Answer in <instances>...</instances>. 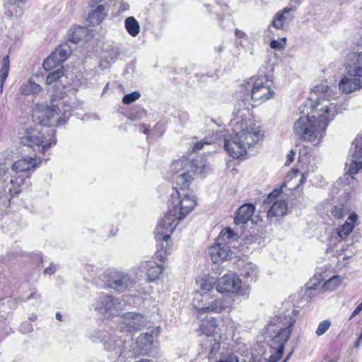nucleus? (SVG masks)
I'll return each instance as SVG.
<instances>
[{
  "instance_id": "nucleus-53",
  "label": "nucleus",
  "mask_w": 362,
  "mask_h": 362,
  "mask_svg": "<svg viewBox=\"0 0 362 362\" xmlns=\"http://www.w3.org/2000/svg\"><path fill=\"white\" fill-rule=\"evenodd\" d=\"M55 272V266L50 265L48 268L45 270V274H51Z\"/></svg>"
},
{
  "instance_id": "nucleus-12",
  "label": "nucleus",
  "mask_w": 362,
  "mask_h": 362,
  "mask_svg": "<svg viewBox=\"0 0 362 362\" xmlns=\"http://www.w3.org/2000/svg\"><path fill=\"white\" fill-rule=\"evenodd\" d=\"M352 144L354 146V150L346 163V172L344 177L349 185L354 181V175L362 168V135H358Z\"/></svg>"
},
{
  "instance_id": "nucleus-22",
  "label": "nucleus",
  "mask_w": 362,
  "mask_h": 362,
  "mask_svg": "<svg viewBox=\"0 0 362 362\" xmlns=\"http://www.w3.org/2000/svg\"><path fill=\"white\" fill-rule=\"evenodd\" d=\"M93 342L102 341L105 348L108 351H115L116 354L121 351V349L124 345V341L121 339H117L115 337L107 336L106 334L99 333L92 337Z\"/></svg>"
},
{
  "instance_id": "nucleus-42",
  "label": "nucleus",
  "mask_w": 362,
  "mask_h": 362,
  "mask_svg": "<svg viewBox=\"0 0 362 362\" xmlns=\"http://www.w3.org/2000/svg\"><path fill=\"white\" fill-rule=\"evenodd\" d=\"M331 326V321L329 320H325L322 322H321L315 331V334L317 336L320 337L323 335L330 327Z\"/></svg>"
},
{
  "instance_id": "nucleus-19",
  "label": "nucleus",
  "mask_w": 362,
  "mask_h": 362,
  "mask_svg": "<svg viewBox=\"0 0 362 362\" xmlns=\"http://www.w3.org/2000/svg\"><path fill=\"white\" fill-rule=\"evenodd\" d=\"M209 253L212 262L217 264L228 259L230 250L228 243L223 242L221 238H217L216 243L210 247Z\"/></svg>"
},
{
  "instance_id": "nucleus-35",
  "label": "nucleus",
  "mask_w": 362,
  "mask_h": 362,
  "mask_svg": "<svg viewBox=\"0 0 362 362\" xmlns=\"http://www.w3.org/2000/svg\"><path fill=\"white\" fill-rule=\"evenodd\" d=\"M298 162L305 168L307 173L314 172L317 168L316 157L312 154H303L301 150L299 152Z\"/></svg>"
},
{
  "instance_id": "nucleus-9",
  "label": "nucleus",
  "mask_w": 362,
  "mask_h": 362,
  "mask_svg": "<svg viewBox=\"0 0 362 362\" xmlns=\"http://www.w3.org/2000/svg\"><path fill=\"white\" fill-rule=\"evenodd\" d=\"M192 305L198 315L222 313L225 306L222 298L209 293H194Z\"/></svg>"
},
{
  "instance_id": "nucleus-7",
  "label": "nucleus",
  "mask_w": 362,
  "mask_h": 362,
  "mask_svg": "<svg viewBox=\"0 0 362 362\" xmlns=\"http://www.w3.org/2000/svg\"><path fill=\"white\" fill-rule=\"evenodd\" d=\"M49 132H52L51 135L49 134L47 129H23L19 133V140L22 144L32 148L37 147L38 151L44 153L56 144L53 130Z\"/></svg>"
},
{
  "instance_id": "nucleus-13",
  "label": "nucleus",
  "mask_w": 362,
  "mask_h": 362,
  "mask_svg": "<svg viewBox=\"0 0 362 362\" xmlns=\"http://www.w3.org/2000/svg\"><path fill=\"white\" fill-rule=\"evenodd\" d=\"M46 85L52 89L53 94L51 100L55 101L63 97L66 88V78L64 76L63 68L49 73L45 80Z\"/></svg>"
},
{
  "instance_id": "nucleus-62",
  "label": "nucleus",
  "mask_w": 362,
  "mask_h": 362,
  "mask_svg": "<svg viewBox=\"0 0 362 362\" xmlns=\"http://www.w3.org/2000/svg\"><path fill=\"white\" fill-rule=\"evenodd\" d=\"M222 49H223V47H222V46H221V47L218 49V52H221Z\"/></svg>"
},
{
  "instance_id": "nucleus-50",
  "label": "nucleus",
  "mask_w": 362,
  "mask_h": 362,
  "mask_svg": "<svg viewBox=\"0 0 362 362\" xmlns=\"http://www.w3.org/2000/svg\"><path fill=\"white\" fill-rule=\"evenodd\" d=\"M362 310V306L359 304L355 310L351 313V316L349 317V320H351L353 317H354L356 315L360 313V312Z\"/></svg>"
},
{
  "instance_id": "nucleus-32",
  "label": "nucleus",
  "mask_w": 362,
  "mask_h": 362,
  "mask_svg": "<svg viewBox=\"0 0 362 362\" xmlns=\"http://www.w3.org/2000/svg\"><path fill=\"white\" fill-rule=\"evenodd\" d=\"M69 39L74 43H78L83 40H88L92 37L87 28L83 26L74 27L69 31Z\"/></svg>"
},
{
  "instance_id": "nucleus-40",
  "label": "nucleus",
  "mask_w": 362,
  "mask_h": 362,
  "mask_svg": "<svg viewBox=\"0 0 362 362\" xmlns=\"http://www.w3.org/2000/svg\"><path fill=\"white\" fill-rule=\"evenodd\" d=\"M71 54V49L66 45L59 46L52 52L53 57H55L61 64L64 62Z\"/></svg>"
},
{
  "instance_id": "nucleus-6",
  "label": "nucleus",
  "mask_w": 362,
  "mask_h": 362,
  "mask_svg": "<svg viewBox=\"0 0 362 362\" xmlns=\"http://www.w3.org/2000/svg\"><path fill=\"white\" fill-rule=\"evenodd\" d=\"M293 132L300 141L313 146H318L326 134L325 128L311 115L300 117L293 124Z\"/></svg>"
},
{
  "instance_id": "nucleus-52",
  "label": "nucleus",
  "mask_w": 362,
  "mask_h": 362,
  "mask_svg": "<svg viewBox=\"0 0 362 362\" xmlns=\"http://www.w3.org/2000/svg\"><path fill=\"white\" fill-rule=\"evenodd\" d=\"M7 168L4 164L0 163V179L6 174Z\"/></svg>"
},
{
  "instance_id": "nucleus-36",
  "label": "nucleus",
  "mask_w": 362,
  "mask_h": 362,
  "mask_svg": "<svg viewBox=\"0 0 362 362\" xmlns=\"http://www.w3.org/2000/svg\"><path fill=\"white\" fill-rule=\"evenodd\" d=\"M197 283L201 291H198L199 293H211L214 287L216 288V280L209 275L204 276L202 278L199 279Z\"/></svg>"
},
{
  "instance_id": "nucleus-57",
  "label": "nucleus",
  "mask_w": 362,
  "mask_h": 362,
  "mask_svg": "<svg viewBox=\"0 0 362 362\" xmlns=\"http://www.w3.org/2000/svg\"><path fill=\"white\" fill-rule=\"evenodd\" d=\"M291 354H292V352H291V353H290V354L286 356V358L284 360V361H283V362H286V361L289 359V358H290V356H291Z\"/></svg>"
},
{
  "instance_id": "nucleus-1",
  "label": "nucleus",
  "mask_w": 362,
  "mask_h": 362,
  "mask_svg": "<svg viewBox=\"0 0 362 362\" xmlns=\"http://www.w3.org/2000/svg\"><path fill=\"white\" fill-rule=\"evenodd\" d=\"M239 107L233 115L229 125L232 134L225 138L224 148L228 155L233 158H240L247 153V148L262 141L264 131L258 125L250 111V107Z\"/></svg>"
},
{
  "instance_id": "nucleus-38",
  "label": "nucleus",
  "mask_w": 362,
  "mask_h": 362,
  "mask_svg": "<svg viewBox=\"0 0 362 362\" xmlns=\"http://www.w3.org/2000/svg\"><path fill=\"white\" fill-rule=\"evenodd\" d=\"M42 90V88L39 84L35 83L30 79L24 83L21 87V92L25 95L37 94Z\"/></svg>"
},
{
  "instance_id": "nucleus-56",
  "label": "nucleus",
  "mask_w": 362,
  "mask_h": 362,
  "mask_svg": "<svg viewBox=\"0 0 362 362\" xmlns=\"http://www.w3.org/2000/svg\"><path fill=\"white\" fill-rule=\"evenodd\" d=\"M129 7L128 5H124L123 8L120 9L121 11H124Z\"/></svg>"
},
{
  "instance_id": "nucleus-15",
  "label": "nucleus",
  "mask_w": 362,
  "mask_h": 362,
  "mask_svg": "<svg viewBox=\"0 0 362 362\" xmlns=\"http://www.w3.org/2000/svg\"><path fill=\"white\" fill-rule=\"evenodd\" d=\"M281 189H274L266 199L267 204H272L267 212V217L269 218L282 216L287 212V203L281 197Z\"/></svg>"
},
{
  "instance_id": "nucleus-16",
  "label": "nucleus",
  "mask_w": 362,
  "mask_h": 362,
  "mask_svg": "<svg viewBox=\"0 0 362 362\" xmlns=\"http://www.w3.org/2000/svg\"><path fill=\"white\" fill-rule=\"evenodd\" d=\"M146 326V319L140 313H127L122 316L119 328L122 332L134 333Z\"/></svg>"
},
{
  "instance_id": "nucleus-45",
  "label": "nucleus",
  "mask_w": 362,
  "mask_h": 362,
  "mask_svg": "<svg viewBox=\"0 0 362 362\" xmlns=\"http://www.w3.org/2000/svg\"><path fill=\"white\" fill-rule=\"evenodd\" d=\"M286 43V37H283L281 39L272 40L270 42V47L272 49H281L283 47H284Z\"/></svg>"
},
{
  "instance_id": "nucleus-25",
  "label": "nucleus",
  "mask_w": 362,
  "mask_h": 362,
  "mask_svg": "<svg viewBox=\"0 0 362 362\" xmlns=\"http://www.w3.org/2000/svg\"><path fill=\"white\" fill-rule=\"evenodd\" d=\"M358 220V216L356 212L349 214L343 225L337 229V235L341 240L346 239L353 231Z\"/></svg>"
},
{
  "instance_id": "nucleus-58",
  "label": "nucleus",
  "mask_w": 362,
  "mask_h": 362,
  "mask_svg": "<svg viewBox=\"0 0 362 362\" xmlns=\"http://www.w3.org/2000/svg\"><path fill=\"white\" fill-rule=\"evenodd\" d=\"M165 254H166V250L164 252V255H163V254L160 253V254L158 255V256H159V257H160V259H163V258L164 257V256L165 255Z\"/></svg>"
},
{
  "instance_id": "nucleus-8",
  "label": "nucleus",
  "mask_w": 362,
  "mask_h": 362,
  "mask_svg": "<svg viewBox=\"0 0 362 362\" xmlns=\"http://www.w3.org/2000/svg\"><path fill=\"white\" fill-rule=\"evenodd\" d=\"M248 83L252 86L250 97L253 102L252 107L263 103L275 95L273 82L269 76H254L250 78Z\"/></svg>"
},
{
  "instance_id": "nucleus-33",
  "label": "nucleus",
  "mask_w": 362,
  "mask_h": 362,
  "mask_svg": "<svg viewBox=\"0 0 362 362\" xmlns=\"http://www.w3.org/2000/svg\"><path fill=\"white\" fill-rule=\"evenodd\" d=\"M142 267L146 270L147 280L153 282L156 280L163 271L162 264L153 262H146Z\"/></svg>"
},
{
  "instance_id": "nucleus-24",
  "label": "nucleus",
  "mask_w": 362,
  "mask_h": 362,
  "mask_svg": "<svg viewBox=\"0 0 362 362\" xmlns=\"http://www.w3.org/2000/svg\"><path fill=\"white\" fill-rule=\"evenodd\" d=\"M37 160L35 158L28 157L22 158L16 160L12 165V172L15 174L28 173L30 170L37 168Z\"/></svg>"
},
{
  "instance_id": "nucleus-37",
  "label": "nucleus",
  "mask_w": 362,
  "mask_h": 362,
  "mask_svg": "<svg viewBox=\"0 0 362 362\" xmlns=\"http://www.w3.org/2000/svg\"><path fill=\"white\" fill-rule=\"evenodd\" d=\"M124 26L127 33L132 37H136L140 32V25L134 17L130 16L125 19Z\"/></svg>"
},
{
  "instance_id": "nucleus-48",
  "label": "nucleus",
  "mask_w": 362,
  "mask_h": 362,
  "mask_svg": "<svg viewBox=\"0 0 362 362\" xmlns=\"http://www.w3.org/2000/svg\"><path fill=\"white\" fill-rule=\"evenodd\" d=\"M235 35L238 39H245L247 37L246 33L244 31L239 29H236L235 30Z\"/></svg>"
},
{
  "instance_id": "nucleus-31",
  "label": "nucleus",
  "mask_w": 362,
  "mask_h": 362,
  "mask_svg": "<svg viewBox=\"0 0 362 362\" xmlns=\"http://www.w3.org/2000/svg\"><path fill=\"white\" fill-rule=\"evenodd\" d=\"M158 331L156 329L151 330V333L146 332L140 334L137 338L136 345L140 349L141 354H146L148 350L151 349V346L153 341V338L157 336Z\"/></svg>"
},
{
  "instance_id": "nucleus-30",
  "label": "nucleus",
  "mask_w": 362,
  "mask_h": 362,
  "mask_svg": "<svg viewBox=\"0 0 362 362\" xmlns=\"http://www.w3.org/2000/svg\"><path fill=\"white\" fill-rule=\"evenodd\" d=\"M255 207L250 204H245L241 206L236 212L234 219L235 224H244L249 221L254 214Z\"/></svg>"
},
{
  "instance_id": "nucleus-23",
  "label": "nucleus",
  "mask_w": 362,
  "mask_h": 362,
  "mask_svg": "<svg viewBox=\"0 0 362 362\" xmlns=\"http://www.w3.org/2000/svg\"><path fill=\"white\" fill-rule=\"evenodd\" d=\"M305 177L304 173H302L299 170H292L286 177L284 184L281 186L286 187L289 190L293 191L297 189L305 182Z\"/></svg>"
},
{
  "instance_id": "nucleus-5",
  "label": "nucleus",
  "mask_w": 362,
  "mask_h": 362,
  "mask_svg": "<svg viewBox=\"0 0 362 362\" xmlns=\"http://www.w3.org/2000/svg\"><path fill=\"white\" fill-rule=\"evenodd\" d=\"M209 165L205 163H198L193 160L182 157L174 160L170 165L169 173L180 189H187L194 180L197 174L205 176L209 173Z\"/></svg>"
},
{
  "instance_id": "nucleus-3",
  "label": "nucleus",
  "mask_w": 362,
  "mask_h": 362,
  "mask_svg": "<svg viewBox=\"0 0 362 362\" xmlns=\"http://www.w3.org/2000/svg\"><path fill=\"white\" fill-rule=\"evenodd\" d=\"M337 92L325 83L316 86L311 93L310 115L327 129L337 115L346 109V105L336 103Z\"/></svg>"
},
{
  "instance_id": "nucleus-27",
  "label": "nucleus",
  "mask_w": 362,
  "mask_h": 362,
  "mask_svg": "<svg viewBox=\"0 0 362 362\" xmlns=\"http://www.w3.org/2000/svg\"><path fill=\"white\" fill-rule=\"evenodd\" d=\"M216 320L213 317H206L200 321L197 332L207 337H211L218 333Z\"/></svg>"
},
{
  "instance_id": "nucleus-55",
  "label": "nucleus",
  "mask_w": 362,
  "mask_h": 362,
  "mask_svg": "<svg viewBox=\"0 0 362 362\" xmlns=\"http://www.w3.org/2000/svg\"><path fill=\"white\" fill-rule=\"evenodd\" d=\"M56 318L59 320H62V315L59 313H57L56 314Z\"/></svg>"
},
{
  "instance_id": "nucleus-20",
  "label": "nucleus",
  "mask_w": 362,
  "mask_h": 362,
  "mask_svg": "<svg viewBox=\"0 0 362 362\" xmlns=\"http://www.w3.org/2000/svg\"><path fill=\"white\" fill-rule=\"evenodd\" d=\"M362 88V76L350 74L346 71V75L339 83V89L344 93H351Z\"/></svg>"
},
{
  "instance_id": "nucleus-51",
  "label": "nucleus",
  "mask_w": 362,
  "mask_h": 362,
  "mask_svg": "<svg viewBox=\"0 0 362 362\" xmlns=\"http://www.w3.org/2000/svg\"><path fill=\"white\" fill-rule=\"evenodd\" d=\"M26 1L27 0H6L5 5H15L18 3L25 4Z\"/></svg>"
},
{
  "instance_id": "nucleus-29",
  "label": "nucleus",
  "mask_w": 362,
  "mask_h": 362,
  "mask_svg": "<svg viewBox=\"0 0 362 362\" xmlns=\"http://www.w3.org/2000/svg\"><path fill=\"white\" fill-rule=\"evenodd\" d=\"M29 175H24L15 173L11 175L9 183L6 185L8 194L11 196L18 194L22 189V186L25 184V179L29 178Z\"/></svg>"
},
{
  "instance_id": "nucleus-44",
  "label": "nucleus",
  "mask_w": 362,
  "mask_h": 362,
  "mask_svg": "<svg viewBox=\"0 0 362 362\" xmlns=\"http://www.w3.org/2000/svg\"><path fill=\"white\" fill-rule=\"evenodd\" d=\"M236 234L230 228H225L221 230L218 238H221L222 241L227 243V240L233 238Z\"/></svg>"
},
{
  "instance_id": "nucleus-18",
  "label": "nucleus",
  "mask_w": 362,
  "mask_h": 362,
  "mask_svg": "<svg viewBox=\"0 0 362 362\" xmlns=\"http://www.w3.org/2000/svg\"><path fill=\"white\" fill-rule=\"evenodd\" d=\"M135 284V280L125 272H115L109 280V287L119 292L129 289Z\"/></svg>"
},
{
  "instance_id": "nucleus-28",
  "label": "nucleus",
  "mask_w": 362,
  "mask_h": 362,
  "mask_svg": "<svg viewBox=\"0 0 362 362\" xmlns=\"http://www.w3.org/2000/svg\"><path fill=\"white\" fill-rule=\"evenodd\" d=\"M349 62L346 66V70L350 74L362 76V52H356L350 54Z\"/></svg>"
},
{
  "instance_id": "nucleus-4",
  "label": "nucleus",
  "mask_w": 362,
  "mask_h": 362,
  "mask_svg": "<svg viewBox=\"0 0 362 362\" xmlns=\"http://www.w3.org/2000/svg\"><path fill=\"white\" fill-rule=\"evenodd\" d=\"M293 311L287 310L286 313L274 317L268 325L269 332L276 333L274 337L272 344V355L268 362H277L281 357L284 344L290 337L291 327L294 324Z\"/></svg>"
},
{
  "instance_id": "nucleus-2",
  "label": "nucleus",
  "mask_w": 362,
  "mask_h": 362,
  "mask_svg": "<svg viewBox=\"0 0 362 362\" xmlns=\"http://www.w3.org/2000/svg\"><path fill=\"white\" fill-rule=\"evenodd\" d=\"M196 197L185 189H175L170 194L168 209L156 228L155 236L157 241L170 239L171 234L180 221L185 218L197 206Z\"/></svg>"
},
{
  "instance_id": "nucleus-49",
  "label": "nucleus",
  "mask_w": 362,
  "mask_h": 362,
  "mask_svg": "<svg viewBox=\"0 0 362 362\" xmlns=\"http://www.w3.org/2000/svg\"><path fill=\"white\" fill-rule=\"evenodd\" d=\"M294 156H295L294 151L293 150L290 151L289 153L287 154V156H286L287 160H286V164H289L291 162H293V158H294Z\"/></svg>"
},
{
  "instance_id": "nucleus-34",
  "label": "nucleus",
  "mask_w": 362,
  "mask_h": 362,
  "mask_svg": "<svg viewBox=\"0 0 362 362\" xmlns=\"http://www.w3.org/2000/svg\"><path fill=\"white\" fill-rule=\"evenodd\" d=\"M105 9V6L98 5L94 10L89 13L87 18L89 24L94 26L101 23L107 16Z\"/></svg>"
},
{
  "instance_id": "nucleus-41",
  "label": "nucleus",
  "mask_w": 362,
  "mask_h": 362,
  "mask_svg": "<svg viewBox=\"0 0 362 362\" xmlns=\"http://www.w3.org/2000/svg\"><path fill=\"white\" fill-rule=\"evenodd\" d=\"M59 64H61V62H58V60L57 59H55V57H53V54L52 53L43 62L42 66H43L44 69L49 71V70L54 69V67H56L57 66H58Z\"/></svg>"
},
{
  "instance_id": "nucleus-54",
  "label": "nucleus",
  "mask_w": 362,
  "mask_h": 362,
  "mask_svg": "<svg viewBox=\"0 0 362 362\" xmlns=\"http://www.w3.org/2000/svg\"><path fill=\"white\" fill-rule=\"evenodd\" d=\"M361 341H362V339H360V337L358 336L355 344H354V347L358 348L361 346Z\"/></svg>"
},
{
  "instance_id": "nucleus-61",
  "label": "nucleus",
  "mask_w": 362,
  "mask_h": 362,
  "mask_svg": "<svg viewBox=\"0 0 362 362\" xmlns=\"http://www.w3.org/2000/svg\"><path fill=\"white\" fill-rule=\"evenodd\" d=\"M107 86H108V84H107L106 86L105 87L103 92H105V90H107Z\"/></svg>"
},
{
  "instance_id": "nucleus-47",
  "label": "nucleus",
  "mask_w": 362,
  "mask_h": 362,
  "mask_svg": "<svg viewBox=\"0 0 362 362\" xmlns=\"http://www.w3.org/2000/svg\"><path fill=\"white\" fill-rule=\"evenodd\" d=\"M210 144H211L210 142H208L206 141H200L196 142L193 146L192 151H194V152L198 151L201 150L204 147V145H209Z\"/></svg>"
},
{
  "instance_id": "nucleus-21",
  "label": "nucleus",
  "mask_w": 362,
  "mask_h": 362,
  "mask_svg": "<svg viewBox=\"0 0 362 362\" xmlns=\"http://www.w3.org/2000/svg\"><path fill=\"white\" fill-rule=\"evenodd\" d=\"M296 9L294 8H284L283 10L277 12L273 17L272 25L276 29L286 30L290 23L293 20V13Z\"/></svg>"
},
{
  "instance_id": "nucleus-11",
  "label": "nucleus",
  "mask_w": 362,
  "mask_h": 362,
  "mask_svg": "<svg viewBox=\"0 0 362 362\" xmlns=\"http://www.w3.org/2000/svg\"><path fill=\"white\" fill-rule=\"evenodd\" d=\"M33 118L40 124L47 127H56L62 124L60 109L57 105H41L33 112Z\"/></svg>"
},
{
  "instance_id": "nucleus-46",
  "label": "nucleus",
  "mask_w": 362,
  "mask_h": 362,
  "mask_svg": "<svg viewBox=\"0 0 362 362\" xmlns=\"http://www.w3.org/2000/svg\"><path fill=\"white\" fill-rule=\"evenodd\" d=\"M331 213L332 214L333 216L337 218H341L344 216V212H343V210L341 207H338V206H334L332 211H331Z\"/></svg>"
},
{
  "instance_id": "nucleus-14",
  "label": "nucleus",
  "mask_w": 362,
  "mask_h": 362,
  "mask_svg": "<svg viewBox=\"0 0 362 362\" xmlns=\"http://www.w3.org/2000/svg\"><path fill=\"white\" fill-rule=\"evenodd\" d=\"M341 283V279L339 276H333L327 280L321 274H315L313 279L310 282V286L307 288V293L313 291H319L320 292L332 291L335 290Z\"/></svg>"
},
{
  "instance_id": "nucleus-17",
  "label": "nucleus",
  "mask_w": 362,
  "mask_h": 362,
  "mask_svg": "<svg viewBox=\"0 0 362 362\" xmlns=\"http://www.w3.org/2000/svg\"><path fill=\"white\" fill-rule=\"evenodd\" d=\"M124 304V303L118 299L108 295H104L100 296L95 303V309L100 313L115 315L122 309Z\"/></svg>"
},
{
  "instance_id": "nucleus-26",
  "label": "nucleus",
  "mask_w": 362,
  "mask_h": 362,
  "mask_svg": "<svg viewBox=\"0 0 362 362\" xmlns=\"http://www.w3.org/2000/svg\"><path fill=\"white\" fill-rule=\"evenodd\" d=\"M259 273L258 267L251 262L245 263L240 269V275L246 284L255 282Z\"/></svg>"
},
{
  "instance_id": "nucleus-43",
  "label": "nucleus",
  "mask_w": 362,
  "mask_h": 362,
  "mask_svg": "<svg viewBox=\"0 0 362 362\" xmlns=\"http://www.w3.org/2000/svg\"><path fill=\"white\" fill-rule=\"evenodd\" d=\"M141 94L139 92L134 91L129 94L125 95L122 99V102L124 104L129 105L138 100Z\"/></svg>"
},
{
  "instance_id": "nucleus-10",
  "label": "nucleus",
  "mask_w": 362,
  "mask_h": 362,
  "mask_svg": "<svg viewBox=\"0 0 362 362\" xmlns=\"http://www.w3.org/2000/svg\"><path fill=\"white\" fill-rule=\"evenodd\" d=\"M216 290L219 293H227L243 297H247L250 293L249 286L243 287L242 280L234 272L226 274L218 279Z\"/></svg>"
},
{
  "instance_id": "nucleus-39",
  "label": "nucleus",
  "mask_w": 362,
  "mask_h": 362,
  "mask_svg": "<svg viewBox=\"0 0 362 362\" xmlns=\"http://www.w3.org/2000/svg\"><path fill=\"white\" fill-rule=\"evenodd\" d=\"M10 69V61L8 55L5 56L1 62L0 67V89H3L4 83L8 77Z\"/></svg>"
},
{
  "instance_id": "nucleus-59",
  "label": "nucleus",
  "mask_w": 362,
  "mask_h": 362,
  "mask_svg": "<svg viewBox=\"0 0 362 362\" xmlns=\"http://www.w3.org/2000/svg\"><path fill=\"white\" fill-rule=\"evenodd\" d=\"M6 13L9 16H13V13L11 12V11H8V12H6Z\"/></svg>"
},
{
  "instance_id": "nucleus-60",
  "label": "nucleus",
  "mask_w": 362,
  "mask_h": 362,
  "mask_svg": "<svg viewBox=\"0 0 362 362\" xmlns=\"http://www.w3.org/2000/svg\"><path fill=\"white\" fill-rule=\"evenodd\" d=\"M148 128H146L144 130V133L147 134H148Z\"/></svg>"
}]
</instances>
